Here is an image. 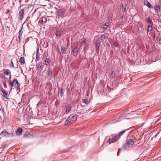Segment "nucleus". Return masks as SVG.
<instances>
[{
    "mask_svg": "<svg viewBox=\"0 0 161 161\" xmlns=\"http://www.w3.org/2000/svg\"><path fill=\"white\" fill-rule=\"evenodd\" d=\"M11 73L9 69H6L4 70V74L7 75Z\"/></svg>",
    "mask_w": 161,
    "mask_h": 161,
    "instance_id": "5701e85b",
    "label": "nucleus"
},
{
    "mask_svg": "<svg viewBox=\"0 0 161 161\" xmlns=\"http://www.w3.org/2000/svg\"><path fill=\"white\" fill-rule=\"evenodd\" d=\"M1 91L3 94V97L5 99H7L8 97L9 96V95L8 93V92L5 90L3 88H1Z\"/></svg>",
    "mask_w": 161,
    "mask_h": 161,
    "instance_id": "423d86ee",
    "label": "nucleus"
},
{
    "mask_svg": "<svg viewBox=\"0 0 161 161\" xmlns=\"http://www.w3.org/2000/svg\"><path fill=\"white\" fill-rule=\"evenodd\" d=\"M136 136H134L132 138L126 140V142L123 145V147L126 149L129 148L132 146L136 141Z\"/></svg>",
    "mask_w": 161,
    "mask_h": 161,
    "instance_id": "f257e3e1",
    "label": "nucleus"
},
{
    "mask_svg": "<svg viewBox=\"0 0 161 161\" xmlns=\"http://www.w3.org/2000/svg\"><path fill=\"white\" fill-rule=\"evenodd\" d=\"M82 102L86 103V104H87L89 103V102L87 99H82Z\"/></svg>",
    "mask_w": 161,
    "mask_h": 161,
    "instance_id": "c756f323",
    "label": "nucleus"
},
{
    "mask_svg": "<svg viewBox=\"0 0 161 161\" xmlns=\"http://www.w3.org/2000/svg\"><path fill=\"white\" fill-rule=\"evenodd\" d=\"M68 90L69 91V89H68Z\"/></svg>",
    "mask_w": 161,
    "mask_h": 161,
    "instance_id": "09e8293b",
    "label": "nucleus"
},
{
    "mask_svg": "<svg viewBox=\"0 0 161 161\" xmlns=\"http://www.w3.org/2000/svg\"><path fill=\"white\" fill-rule=\"evenodd\" d=\"M129 129H126L125 130H124L120 132L119 133V134L118 135H117V136H118V138L119 139L120 137L124 134V133L126 130H128Z\"/></svg>",
    "mask_w": 161,
    "mask_h": 161,
    "instance_id": "4468645a",
    "label": "nucleus"
},
{
    "mask_svg": "<svg viewBox=\"0 0 161 161\" xmlns=\"http://www.w3.org/2000/svg\"><path fill=\"white\" fill-rule=\"evenodd\" d=\"M154 8L157 12H158L160 10V6L158 4H157L154 6Z\"/></svg>",
    "mask_w": 161,
    "mask_h": 161,
    "instance_id": "6ab92c4d",
    "label": "nucleus"
},
{
    "mask_svg": "<svg viewBox=\"0 0 161 161\" xmlns=\"http://www.w3.org/2000/svg\"><path fill=\"white\" fill-rule=\"evenodd\" d=\"M23 27V25L22 26V28L19 31V35L18 36V38L20 41V36H21L23 33V31H22V28Z\"/></svg>",
    "mask_w": 161,
    "mask_h": 161,
    "instance_id": "4be33fe9",
    "label": "nucleus"
},
{
    "mask_svg": "<svg viewBox=\"0 0 161 161\" xmlns=\"http://www.w3.org/2000/svg\"><path fill=\"white\" fill-rule=\"evenodd\" d=\"M71 106L70 105H69V106H67L66 107V111L65 112V113H69V111L71 110Z\"/></svg>",
    "mask_w": 161,
    "mask_h": 161,
    "instance_id": "a211bd4d",
    "label": "nucleus"
},
{
    "mask_svg": "<svg viewBox=\"0 0 161 161\" xmlns=\"http://www.w3.org/2000/svg\"><path fill=\"white\" fill-rule=\"evenodd\" d=\"M109 23L108 22H106L104 25H103L102 28L103 30L106 29L109 26Z\"/></svg>",
    "mask_w": 161,
    "mask_h": 161,
    "instance_id": "ddd939ff",
    "label": "nucleus"
},
{
    "mask_svg": "<svg viewBox=\"0 0 161 161\" xmlns=\"http://www.w3.org/2000/svg\"><path fill=\"white\" fill-rule=\"evenodd\" d=\"M114 121V120H112V122Z\"/></svg>",
    "mask_w": 161,
    "mask_h": 161,
    "instance_id": "8fccbe9b",
    "label": "nucleus"
},
{
    "mask_svg": "<svg viewBox=\"0 0 161 161\" xmlns=\"http://www.w3.org/2000/svg\"><path fill=\"white\" fill-rule=\"evenodd\" d=\"M5 77V76L4 75V74H3L2 73H0V78H3Z\"/></svg>",
    "mask_w": 161,
    "mask_h": 161,
    "instance_id": "f704fd0d",
    "label": "nucleus"
},
{
    "mask_svg": "<svg viewBox=\"0 0 161 161\" xmlns=\"http://www.w3.org/2000/svg\"><path fill=\"white\" fill-rule=\"evenodd\" d=\"M105 38V36L104 34H103L101 37L100 39L102 41H103Z\"/></svg>",
    "mask_w": 161,
    "mask_h": 161,
    "instance_id": "473e14b6",
    "label": "nucleus"
},
{
    "mask_svg": "<svg viewBox=\"0 0 161 161\" xmlns=\"http://www.w3.org/2000/svg\"><path fill=\"white\" fill-rule=\"evenodd\" d=\"M108 20L110 22L112 20L111 17L110 16H109L108 18Z\"/></svg>",
    "mask_w": 161,
    "mask_h": 161,
    "instance_id": "a19ab883",
    "label": "nucleus"
},
{
    "mask_svg": "<svg viewBox=\"0 0 161 161\" xmlns=\"http://www.w3.org/2000/svg\"><path fill=\"white\" fill-rule=\"evenodd\" d=\"M126 5L125 4H123L122 6V10L123 12H125L126 11Z\"/></svg>",
    "mask_w": 161,
    "mask_h": 161,
    "instance_id": "412c9836",
    "label": "nucleus"
},
{
    "mask_svg": "<svg viewBox=\"0 0 161 161\" xmlns=\"http://www.w3.org/2000/svg\"><path fill=\"white\" fill-rule=\"evenodd\" d=\"M153 30V28H152V26L150 25H148V26H147V31L148 32H150V33Z\"/></svg>",
    "mask_w": 161,
    "mask_h": 161,
    "instance_id": "b1692460",
    "label": "nucleus"
},
{
    "mask_svg": "<svg viewBox=\"0 0 161 161\" xmlns=\"http://www.w3.org/2000/svg\"><path fill=\"white\" fill-rule=\"evenodd\" d=\"M78 50L77 47L74 48L73 51V53L74 56H76L78 54Z\"/></svg>",
    "mask_w": 161,
    "mask_h": 161,
    "instance_id": "f8f14e48",
    "label": "nucleus"
},
{
    "mask_svg": "<svg viewBox=\"0 0 161 161\" xmlns=\"http://www.w3.org/2000/svg\"><path fill=\"white\" fill-rule=\"evenodd\" d=\"M66 51V48L64 47H62L61 51L60 52L61 54H63L64 53V52Z\"/></svg>",
    "mask_w": 161,
    "mask_h": 161,
    "instance_id": "cd10ccee",
    "label": "nucleus"
},
{
    "mask_svg": "<svg viewBox=\"0 0 161 161\" xmlns=\"http://www.w3.org/2000/svg\"><path fill=\"white\" fill-rule=\"evenodd\" d=\"M19 61L22 65L24 64L25 63V60L24 58L21 57L19 58Z\"/></svg>",
    "mask_w": 161,
    "mask_h": 161,
    "instance_id": "f3484780",
    "label": "nucleus"
},
{
    "mask_svg": "<svg viewBox=\"0 0 161 161\" xmlns=\"http://www.w3.org/2000/svg\"><path fill=\"white\" fill-rule=\"evenodd\" d=\"M22 128L19 127L16 131V133L17 135L19 136L22 134Z\"/></svg>",
    "mask_w": 161,
    "mask_h": 161,
    "instance_id": "9b49d317",
    "label": "nucleus"
},
{
    "mask_svg": "<svg viewBox=\"0 0 161 161\" xmlns=\"http://www.w3.org/2000/svg\"><path fill=\"white\" fill-rule=\"evenodd\" d=\"M64 90L63 88H61L60 89V93L61 97H62L64 95Z\"/></svg>",
    "mask_w": 161,
    "mask_h": 161,
    "instance_id": "c85d7f7f",
    "label": "nucleus"
},
{
    "mask_svg": "<svg viewBox=\"0 0 161 161\" xmlns=\"http://www.w3.org/2000/svg\"><path fill=\"white\" fill-rule=\"evenodd\" d=\"M119 48H118V49H117V50H119Z\"/></svg>",
    "mask_w": 161,
    "mask_h": 161,
    "instance_id": "3c124183",
    "label": "nucleus"
},
{
    "mask_svg": "<svg viewBox=\"0 0 161 161\" xmlns=\"http://www.w3.org/2000/svg\"><path fill=\"white\" fill-rule=\"evenodd\" d=\"M11 67H14V63H13V62L12 59L11 60Z\"/></svg>",
    "mask_w": 161,
    "mask_h": 161,
    "instance_id": "ea45409f",
    "label": "nucleus"
},
{
    "mask_svg": "<svg viewBox=\"0 0 161 161\" xmlns=\"http://www.w3.org/2000/svg\"><path fill=\"white\" fill-rule=\"evenodd\" d=\"M119 139V138H118L117 135H116L111 138H109V139L108 140L107 142L109 144H110L112 143L115 142Z\"/></svg>",
    "mask_w": 161,
    "mask_h": 161,
    "instance_id": "20e7f679",
    "label": "nucleus"
},
{
    "mask_svg": "<svg viewBox=\"0 0 161 161\" xmlns=\"http://www.w3.org/2000/svg\"><path fill=\"white\" fill-rule=\"evenodd\" d=\"M65 10L64 8H62L59 9L58 10V15L59 16H61L63 14Z\"/></svg>",
    "mask_w": 161,
    "mask_h": 161,
    "instance_id": "9d476101",
    "label": "nucleus"
},
{
    "mask_svg": "<svg viewBox=\"0 0 161 161\" xmlns=\"http://www.w3.org/2000/svg\"><path fill=\"white\" fill-rule=\"evenodd\" d=\"M12 135V133H9L7 131L4 130L2 131L0 134V138L4 136L8 137L11 136Z\"/></svg>",
    "mask_w": 161,
    "mask_h": 161,
    "instance_id": "7ed1b4c3",
    "label": "nucleus"
},
{
    "mask_svg": "<svg viewBox=\"0 0 161 161\" xmlns=\"http://www.w3.org/2000/svg\"><path fill=\"white\" fill-rule=\"evenodd\" d=\"M77 119V116L75 115L74 116H70L67 119L65 122V125L68 124L69 123L72 124L75 122Z\"/></svg>",
    "mask_w": 161,
    "mask_h": 161,
    "instance_id": "f03ea898",
    "label": "nucleus"
},
{
    "mask_svg": "<svg viewBox=\"0 0 161 161\" xmlns=\"http://www.w3.org/2000/svg\"><path fill=\"white\" fill-rule=\"evenodd\" d=\"M48 44H47H47H46V45L45 46V47H47L48 46Z\"/></svg>",
    "mask_w": 161,
    "mask_h": 161,
    "instance_id": "a18cd8bd",
    "label": "nucleus"
},
{
    "mask_svg": "<svg viewBox=\"0 0 161 161\" xmlns=\"http://www.w3.org/2000/svg\"><path fill=\"white\" fill-rule=\"evenodd\" d=\"M130 114L129 113H125L121 117H120V118L119 119L118 121H120V120L121 119H122V118H123L125 119H127L130 118Z\"/></svg>",
    "mask_w": 161,
    "mask_h": 161,
    "instance_id": "0eeeda50",
    "label": "nucleus"
},
{
    "mask_svg": "<svg viewBox=\"0 0 161 161\" xmlns=\"http://www.w3.org/2000/svg\"><path fill=\"white\" fill-rule=\"evenodd\" d=\"M14 80H13V81L12 82L11 80H10L9 81V85L11 86H14Z\"/></svg>",
    "mask_w": 161,
    "mask_h": 161,
    "instance_id": "e433bc0d",
    "label": "nucleus"
},
{
    "mask_svg": "<svg viewBox=\"0 0 161 161\" xmlns=\"http://www.w3.org/2000/svg\"><path fill=\"white\" fill-rule=\"evenodd\" d=\"M144 4L149 8H152L151 5L147 1L146 3H144Z\"/></svg>",
    "mask_w": 161,
    "mask_h": 161,
    "instance_id": "bb28decb",
    "label": "nucleus"
},
{
    "mask_svg": "<svg viewBox=\"0 0 161 161\" xmlns=\"http://www.w3.org/2000/svg\"><path fill=\"white\" fill-rule=\"evenodd\" d=\"M156 40L158 41H159L160 40V39L158 38H156Z\"/></svg>",
    "mask_w": 161,
    "mask_h": 161,
    "instance_id": "c03bdc74",
    "label": "nucleus"
},
{
    "mask_svg": "<svg viewBox=\"0 0 161 161\" xmlns=\"http://www.w3.org/2000/svg\"><path fill=\"white\" fill-rule=\"evenodd\" d=\"M42 65H38L37 68V70L38 71H40L41 69Z\"/></svg>",
    "mask_w": 161,
    "mask_h": 161,
    "instance_id": "c9c22d12",
    "label": "nucleus"
},
{
    "mask_svg": "<svg viewBox=\"0 0 161 161\" xmlns=\"http://www.w3.org/2000/svg\"><path fill=\"white\" fill-rule=\"evenodd\" d=\"M0 110L2 112H3L4 111L3 107H1L0 108Z\"/></svg>",
    "mask_w": 161,
    "mask_h": 161,
    "instance_id": "58836bf2",
    "label": "nucleus"
},
{
    "mask_svg": "<svg viewBox=\"0 0 161 161\" xmlns=\"http://www.w3.org/2000/svg\"><path fill=\"white\" fill-rule=\"evenodd\" d=\"M47 21V19L45 17L41 18L39 20V23L40 25H42L43 22L46 23Z\"/></svg>",
    "mask_w": 161,
    "mask_h": 161,
    "instance_id": "1a4fd4ad",
    "label": "nucleus"
},
{
    "mask_svg": "<svg viewBox=\"0 0 161 161\" xmlns=\"http://www.w3.org/2000/svg\"><path fill=\"white\" fill-rule=\"evenodd\" d=\"M25 9V8H24L20 10L19 12L18 18L21 20H22L23 18V16L24 13V10Z\"/></svg>",
    "mask_w": 161,
    "mask_h": 161,
    "instance_id": "39448f33",
    "label": "nucleus"
},
{
    "mask_svg": "<svg viewBox=\"0 0 161 161\" xmlns=\"http://www.w3.org/2000/svg\"><path fill=\"white\" fill-rule=\"evenodd\" d=\"M86 42V40L85 38L83 39L82 42L81 44V45H84L85 44Z\"/></svg>",
    "mask_w": 161,
    "mask_h": 161,
    "instance_id": "7c9ffc66",
    "label": "nucleus"
},
{
    "mask_svg": "<svg viewBox=\"0 0 161 161\" xmlns=\"http://www.w3.org/2000/svg\"><path fill=\"white\" fill-rule=\"evenodd\" d=\"M55 34L57 36H58L60 35V33L59 32H57Z\"/></svg>",
    "mask_w": 161,
    "mask_h": 161,
    "instance_id": "79ce46f5",
    "label": "nucleus"
},
{
    "mask_svg": "<svg viewBox=\"0 0 161 161\" xmlns=\"http://www.w3.org/2000/svg\"><path fill=\"white\" fill-rule=\"evenodd\" d=\"M14 86L15 88L16 89L19 88L20 87V85L17 80L16 79H14Z\"/></svg>",
    "mask_w": 161,
    "mask_h": 161,
    "instance_id": "6e6552de",
    "label": "nucleus"
},
{
    "mask_svg": "<svg viewBox=\"0 0 161 161\" xmlns=\"http://www.w3.org/2000/svg\"><path fill=\"white\" fill-rule=\"evenodd\" d=\"M100 43H98V42H96V51L97 52V53H99V46Z\"/></svg>",
    "mask_w": 161,
    "mask_h": 161,
    "instance_id": "dca6fc26",
    "label": "nucleus"
},
{
    "mask_svg": "<svg viewBox=\"0 0 161 161\" xmlns=\"http://www.w3.org/2000/svg\"><path fill=\"white\" fill-rule=\"evenodd\" d=\"M50 62V60L49 58H47L45 62V64L47 65Z\"/></svg>",
    "mask_w": 161,
    "mask_h": 161,
    "instance_id": "393cba45",
    "label": "nucleus"
},
{
    "mask_svg": "<svg viewBox=\"0 0 161 161\" xmlns=\"http://www.w3.org/2000/svg\"><path fill=\"white\" fill-rule=\"evenodd\" d=\"M124 18V16L123 15H121L120 16L119 19V22L120 23H121L122 21H123V19Z\"/></svg>",
    "mask_w": 161,
    "mask_h": 161,
    "instance_id": "2f4dec72",
    "label": "nucleus"
},
{
    "mask_svg": "<svg viewBox=\"0 0 161 161\" xmlns=\"http://www.w3.org/2000/svg\"><path fill=\"white\" fill-rule=\"evenodd\" d=\"M53 73V71L52 69H49L47 70V76L49 77L51 76Z\"/></svg>",
    "mask_w": 161,
    "mask_h": 161,
    "instance_id": "aec40b11",
    "label": "nucleus"
},
{
    "mask_svg": "<svg viewBox=\"0 0 161 161\" xmlns=\"http://www.w3.org/2000/svg\"><path fill=\"white\" fill-rule=\"evenodd\" d=\"M147 21L150 24H153L152 21L149 18H148L147 19Z\"/></svg>",
    "mask_w": 161,
    "mask_h": 161,
    "instance_id": "72a5a7b5",
    "label": "nucleus"
},
{
    "mask_svg": "<svg viewBox=\"0 0 161 161\" xmlns=\"http://www.w3.org/2000/svg\"><path fill=\"white\" fill-rule=\"evenodd\" d=\"M118 45V44L117 42H115L114 43L113 46L114 47H117Z\"/></svg>",
    "mask_w": 161,
    "mask_h": 161,
    "instance_id": "4c0bfd02",
    "label": "nucleus"
},
{
    "mask_svg": "<svg viewBox=\"0 0 161 161\" xmlns=\"http://www.w3.org/2000/svg\"><path fill=\"white\" fill-rule=\"evenodd\" d=\"M40 55L39 53V50L37 49L36 51V61H38L40 60Z\"/></svg>",
    "mask_w": 161,
    "mask_h": 161,
    "instance_id": "2eb2a0df",
    "label": "nucleus"
},
{
    "mask_svg": "<svg viewBox=\"0 0 161 161\" xmlns=\"http://www.w3.org/2000/svg\"><path fill=\"white\" fill-rule=\"evenodd\" d=\"M11 75H10V76L9 77V78L10 79L11 78Z\"/></svg>",
    "mask_w": 161,
    "mask_h": 161,
    "instance_id": "49530a36",
    "label": "nucleus"
},
{
    "mask_svg": "<svg viewBox=\"0 0 161 161\" xmlns=\"http://www.w3.org/2000/svg\"><path fill=\"white\" fill-rule=\"evenodd\" d=\"M115 72L114 71H113L110 74V77L111 78L113 79V78H114V76H115Z\"/></svg>",
    "mask_w": 161,
    "mask_h": 161,
    "instance_id": "a878e982",
    "label": "nucleus"
},
{
    "mask_svg": "<svg viewBox=\"0 0 161 161\" xmlns=\"http://www.w3.org/2000/svg\"><path fill=\"white\" fill-rule=\"evenodd\" d=\"M3 86H4V87L5 88H6L7 87V85L6 84V83H3Z\"/></svg>",
    "mask_w": 161,
    "mask_h": 161,
    "instance_id": "37998d69",
    "label": "nucleus"
},
{
    "mask_svg": "<svg viewBox=\"0 0 161 161\" xmlns=\"http://www.w3.org/2000/svg\"><path fill=\"white\" fill-rule=\"evenodd\" d=\"M118 153H117V156H118Z\"/></svg>",
    "mask_w": 161,
    "mask_h": 161,
    "instance_id": "de8ad7c7",
    "label": "nucleus"
}]
</instances>
